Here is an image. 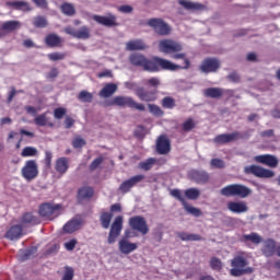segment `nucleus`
Returning a JSON list of instances; mask_svg holds the SVG:
<instances>
[{
	"mask_svg": "<svg viewBox=\"0 0 280 280\" xmlns=\"http://www.w3.org/2000/svg\"><path fill=\"white\" fill-rule=\"evenodd\" d=\"M129 62H131L133 67H142L144 71H150V73H156L161 71V69H174V66H172L167 59L161 57L148 59L145 56L137 52L130 55Z\"/></svg>",
	"mask_w": 280,
	"mask_h": 280,
	"instance_id": "f257e3e1",
	"label": "nucleus"
},
{
	"mask_svg": "<svg viewBox=\"0 0 280 280\" xmlns=\"http://www.w3.org/2000/svg\"><path fill=\"white\" fill-rule=\"evenodd\" d=\"M231 266V277H243V275H253V272H255L253 267H248V258L245 257L244 252H241L238 255L233 257Z\"/></svg>",
	"mask_w": 280,
	"mask_h": 280,
	"instance_id": "f03ea898",
	"label": "nucleus"
},
{
	"mask_svg": "<svg viewBox=\"0 0 280 280\" xmlns=\"http://www.w3.org/2000/svg\"><path fill=\"white\" fill-rule=\"evenodd\" d=\"M105 108L108 106H119L120 108H135L136 110L143 112L145 110V105L137 103L135 98L130 96H115L112 101H105L103 103Z\"/></svg>",
	"mask_w": 280,
	"mask_h": 280,
	"instance_id": "7ed1b4c3",
	"label": "nucleus"
},
{
	"mask_svg": "<svg viewBox=\"0 0 280 280\" xmlns=\"http://www.w3.org/2000/svg\"><path fill=\"white\" fill-rule=\"evenodd\" d=\"M221 196H225V198L236 197V198H248L250 194H253V189L248 188V186L243 184H231L223 187L220 190Z\"/></svg>",
	"mask_w": 280,
	"mask_h": 280,
	"instance_id": "20e7f679",
	"label": "nucleus"
},
{
	"mask_svg": "<svg viewBox=\"0 0 280 280\" xmlns=\"http://www.w3.org/2000/svg\"><path fill=\"white\" fill-rule=\"evenodd\" d=\"M62 212V203L44 202L39 206L38 213L45 220H56Z\"/></svg>",
	"mask_w": 280,
	"mask_h": 280,
	"instance_id": "39448f33",
	"label": "nucleus"
},
{
	"mask_svg": "<svg viewBox=\"0 0 280 280\" xmlns=\"http://www.w3.org/2000/svg\"><path fill=\"white\" fill-rule=\"evenodd\" d=\"M147 25L152 27L153 32H155V34L159 36H170V34H172V27H170V25L165 23L163 19H150L148 20Z\"/></svg>",
	"mask_w": 280,
	"mask_h": 280,
	"instance_id": "423d86ee",
	"label": "nucleus"
},
{
	"mask_svg": "<svg viewBox=\"0 0 280 280\" xmlns=\"http://www.w3.org/2000/svg\"><path fill=\"white\" fill-rule=\"evenodd\" d=\"M128 224L131 231H138V233H141V235H148V233H150L148 221L142 215L129 218Z\"/></svg>",
	"mask_w": 280,
	"mask_h": 280,
	"instance_id": "0eeeda50",
	"label": "nucleus"
},
{
	"mask_svg": "<svg viewBox=\"0 0 280 280\" xmlns=\"http://www.w3.org/2000/svg\"><path fill=\"white\" fill-rule=\"evenodd\" d=\"M171 196H173V198H176V200H178L183 205L187 213L195 215V218H200V215H202V210L187 203V200H185V197L183 196V192L180 191V189L171 190Z\"/></svg>",
	"mask_w": 280,
	"mask_h": 280,
	"instance_id": "6e6552de",
	"label": "nucleus"
},
{
	"mask_svg": "<svg viewBox=\"0 0 280 280\" xmlns=\"http://www.w3.org/2000/svg\"><path fill=\"white\" fill-rule=\"evenodd\" d=\"M124 230V217L118 215L115 218L114 222L112 223L107 242L108 244H115L119 235H121V231Z\"/></svg>",
	"mask_w": 280,
	"mask_h": 280,
	"instance_id": "1a4fd4ad",
	"label": "nucleus"
},
{
	"mask_svg": "<svg viewBox=\"0 0 280 280\" xmlns=\"http://www.w3.org/2000/svg\"><path fill=\"white\" fill-rule=\"evenodd\" d=\"M183 49V44L174 39H162L159 42V50L162 54H178Z\"/></svg>",
	"mask_w": 280,
	"mask_h": 280,
	"instance_id": "9d476101",
	"label": "nucleus"
},
{
	"mask_svg": "<svg viewBox=\"0 0 280 280\" xmlns=\"http://www.w3.org/2000/svg\"><path fill=\"white\" fill-rule=\"evenodd\" d=\"M244 174H253V176H256V178H273L275 171L252 164L244 167Z\"/></svg>",
	"mask_w": 280,
	"mask_h": 280,
	"instance_id": "9b49d317",
	"label": "nucleus"
},
{
	"mask_svg": "<svg viewBox=\"0 0 280 280\" xmlns=\"http://www.w3.org/2000/svg\"><path fill=\"white\" fill-rule=\"evenodd\" d=\"M21 174L25 180H34L38 177V163L36 160H27L21 170Z\"/></svg>",
	"mask_w": 280,
	"mask_h": 280,
	"instance_id": "f8f14e48",
	"label": "nucleus"
},
{
	"mask_svg": "<svg viewBox=\"0 0 280 280\" xmlns=\"http://www.w3.org/2000/svg\"><path fill=\"white\" fill-rule=\"evenodd\" d=\"M244 137L240 131H233L231 133H221L213 138V143L217 145H226V143H233V141H240Z\"/></svg>",
	"mask_w": 280,
	"mask_h": 280,
	"instance_id": "ddd939ff",
	"label": "nucleus"
},
{
	"mask_svg": "<svg viewBox=\"0 0 280 280\" xmlns=\"http://www.w3.org/2000/svg\"><path fill=\"white\" fill-rule=\"evenodd\" d=\"M219 69H220V60L211 57L203 59L199 66V71L206 74L217 73Z\"/></svg>",
	"mask_w": 280,
	"mask_h": 280,
	"instance_id": "4468645a",
	"label": "nucleus"
},
{
	"mask_svg": "<svg viewBox=\"0 0 280 280\" xmlns=\"http://www.w3.org/2000/svg\"><path fill=\"white\" fill-rule=\"evenodd\" d=\"M142 180H145V175L143 174L135 175L129 179L124 180L119 185L118 191H120V194H130V190L132 189V187H136L137 184L141 183Z\"/></svg>",
	"mask_w": 280,
	"mask_h": 280,
	"instance_id": "2eb2a0df",
	"label": "nucleus"
},
{
	"mask_svg": "<svg viewBox=\"0 0 280 280\" xmlns=\"http://www.w3.org/2000/svg\"><path fill=\"white\" fill-rule=\"evenodd\" d=\"M66 34L78 38L79 40H89L91 38V28L89 26H81L79 30L68 26L65 28Z\"/></svg>",
	"mask_w": 280,
	"mask_h": 280,
	"instance_id": "dca6fc26",
	"label": "nucleus"
},
{
	"mask_svg": "<svg viewBox=\"0 0 280 280\" xmlns=\"http://www.w3.org/2000/svg\"><path fill=\"white\" fill-rule=\"evenodd\" d=\"M93 21L98 23V25H103L104 27H117L119 23L117 22V15L113 13H107V15H93Z\"/></svg>",
	"mask_w": 280,
	"mask_h": 280,
	"instance_id": "f3484780",
	"label": "nucleus"
},
{
	"mask_svg": "<svg viewBox=\"0 0 280 280\" xmlns=\"http://www.w3.org/2000/svg\"><path fill=\"white\" fill-rule=\"evenodd\" d=\"M172 58H174V60H184V66L170 61V65L174 66L173 69H161V71H179L180 69L187 70L189 67H191V61H189L185 52H177L173 55Z\"/></svg>",
	"mask_w": 280,
	"mask_h": 280,
	"instance_id": "a211bd4d",
	"label": "nucleus"
},
{
	"mask_svg": "<svg viewBox=\"0 0 280 280\" xmlns=\"http://www.w3.org/2000/svg\"><path fill=\"white\" fill-rule=\"evenodd\" d=\"M254 161L256 163H260L261 165H266L267 167H271L272 170L279 166V159L272 154L256 155Z\"/></svg>",
	"mask_w": 280,
	"mask_h": 280,
	"instance_id": "6ab92c4d",
	"label": "nucleus"
},
{
	"mask_svg": "<svg viewBox=\"0 0 280 280\" xmlns=\"http://www.w3.org/2000/svg\"><path fill=\"white\" fill-rule=\"evenodd\" d=\"M5 7L12 8V10H16L18 12H32L34 10L30 2L23 0L7 1Z\"/></svg>",
	"mask_w": 280,
	"mask_h": 280,
	"instance_id": "aec40b11",
	"label": "nucleus"
},
{
	"mask_svg": "<svg viewBox=\"0 0 280 280\" xmlns=\"http://www.w3.org/2000/svg\"><path fill=\"white\" fill-rule=\"evenodd\" d=\"M159 91H145L143 88L136 89V95L141 102H156V95Z\"/></svg>",
	"mask_w": 280,
	"mask_h": 280,
	"instance_id": "412c9836",
	"label": "nucleus"
},
{
	"mask_svg": "<svg viewBox=\"0 0 280 280\" xmlns=\"http://www.w3.org/2000/svg\"><path fill=\"white\" fill-rule=\"evenodd\" d=\"M171 150L172 144L170 143V139L165 138V136H161L156 141L158 154H170Z\"/></svg>",
	"mask_w": 280,
	"mask_h": 280,
	"instance_id": "4be33fe9",
	"label": "nucleus"
},
{
	"mask_svg": "<svg viewBox=\"0 0 280 280\" xmlns=\"http://www.w3.org/2000/svg\"><path fill=\"white\" fill-rule=\"evenodd\" d=\"M228 210L232 213H246L248 211V205L246 201H230L228 202Z\"/></svg>",
	"mask_w": 280,
	"mask_h": 280,
	"instance_id": "5701e85b",
	"label": "nucleus"
},
{
	"mask_svg": "<svg viewBox=\"0 0 280 280\" xmlns=\"http://www.w3.org/2000/svg\"><path fill=\"white\" fill-rule=\"evenodd\" d=\"M139 246L137 243H130L128 240L122 238L118 243V248L122 255H130V253H133V250H137Z\"/></svg>",
	"mask_w": 280,
	"mask_h": 280,
	"instance_id": "b1692460",
	"label": "nucleus"
},
{
	"mask_svg": "<svg viewBox=\"0 0 280 280\" xmlns=\"http://www.w3.org/2000/svg\"><path fill=\"white\" fill-rule=\"evenodd\" d=\"M261 253L265 257H272L277 253V242L272 238L266 240Z\"/></svg>",
	"mask_w": 280,
	"mask_h": 280,
	"instance_id": "393cba45",
	"label": "nucleus"
},
{
	"mask_svg": "<svg viewBox=\"0 0 280 280\" xmlns=\"http://www.w3.org/2000/svg\"><path fill=\"white\" fill-rule=\"evenodd\" d=\"M190 178L197 183V185H206V183H209V173L205 171H192Z\"/></svg>",
	"mask_w": 280,
	"mask_h": 280,
	"instance_id": "a878e982",
	"label": "nucleus"
},
{
	"mask_svg": "<svg viewBox=\"0 0 280 280\" xmlns=\"http://www.w3.org/2000/svg\"><path fill=\"white\" fill-rule=\"evenodd\" d=\"M178 4L184 8V10H190L192 12H200L205 10V4L199 2H191L189 0H178Z\"/></svg>",
	"mask_w": 280,
	"mask_h": 280,
	"instance_id": "bb28decb",
	"label": "nucleus"
},
{
	"mask_svg": "<svg viewBox=\"0 0 280 280\" xmlns=\"http://www.w3.org/2000/svg\"><path fill=\"white\" fill-rule=\"evenodd\" d=\"M55 170L57 174H60L61 176L63 174H67V172L69 171V159L68 158L57 159L55 163Z\"/></svg>",
	"mask_w": 280,
	"mask_h": 280,
	"instance_id": "cd10ccee",
	"label": "nucleus"
},
{
	"mask_svg": "<svg viewBox=\"0 0 280 280\" xmlns=\"http://www.w3.org/2000/svg\"><path fill=\"white\" fill-rule=\"evenodd\" d=\"M126 49L127 51H143V49H148V46L141 39H133L126 44Z\"/></svg>",
	"mask_w": 280,
	"mask_h": 280,
	"instance_id": "c85d7f7f",
	"label": "nucleus"
},
{
	"mask_svg": "<svg viewBox=\"0 0 280 280\" xmlns=\"http://www.w3.org/2000/svg\"><path fill=\"white\" fill-rule=\"evenodd\" d=\"M81 226H82V220L72 219L63 225V231L65 233H75V231H80Z\"/></svg>",
	"mask_w": 280,
	"mask_h": 280,
	"instance_id": "c756f323",
	"label": "nucleus"
},
{
	"mask_svg": "<svg viewBox=\"0 0 280 280\" xmlns=\"http://www.w3.org/2000/svg\"><path fill=\"white\" fill-rule=\"evenodd\" d=\"M241 242H244V244L252 242V244L257 246L264 242V237H261V235H259L257 232H252L250 234H244L241 238Z\"/></svg>",
	"mask_w": 280,
	"mask_h": 280,
	"instance_id": "7c9ffc66",
	"label": "nucleus"
},
{
	"mask_svg": "<svg viewBox=\"0 0 280 280\" xmlns=\"http://www.w3.org/2000/svg\"><path fill=\"white\" fill-rule=\"evenodd\" d=\"M45 43L47 47H61L62 46V37L57 34L50 33L45 37Z\"/></svg>",
	"mask_w": 280,
	"mask_h": 280,
	"instance_id": "2f4dec72",
	"label": "nucleus"
},
{
	"mask_svg": "<svg viewBox=\"0 0 280 280\" xmlns=\"http://www.w3.org/2000/svg\"><path fill=\"white\" fill-rule=\"evenodd\" d=\"M117 93V84L115 83H107L105 86L100 91V97H113Z\"/></svg>",
	"mask_w": 280,
	"mask_h": 280,
	"instance_id": "473e14b6",
	"label": "nucleus"
},
{
	"mask_svg": "<svg viewBox=\"0 0 280 280\" xmlns=\"http://www.w3.org/2000/svg\"><path fill=\"white\" fill-rule=\"evenodd\" d=\"M23 235V226L21 225H13L9 229V231L5 233L7 240H19Z\"/></svg>",
	"mask_w": 280,
	"mask_h": 280,
	"instance_id": "72a5a7b5",
	"label": "nucleus"
},
{
	"mask_svg": "<svg viewBox=\"0 0 280 280\" xmlns=\"http://www.w3.org/2000/svg\"><path fill=\"white\" fill-rule=\"evenodd\" d=\"M177 237H179L182 242H202V240H205L200 234H189L186 232H178Z\"/></svg>",
	"mask_w": 280,
	"mask_h": 280,
	"instance_id": "f704fd0d",
	"label": "nucleus"
},
{
	"mask_svg": "<svg viewBox=\"0 0 280 280\" xmlns=\"http://www.w3.org/2000/svg\"><path fill=\"white\" fill-rule=\"evenodd\" d=\"M205 96L211 97L212 100H218L224 95V89L222 88H208L205 90Z\"/></svg>",
	"mask_w": 280,
	"mask_h": 280,
	"instance_id": "c9c22d12",
	"label": "nucleus"
},
{
	"mask_svg": "<svg viewBox=\"0 0 280 280\" xmlns=\"http://www.w3.org/2000/svg\"><path fill=\"white\" fill-rule=\"evenodd\" d=\"M32 24L36 30H45L49 25V22L45 15H36L33 18Z\"/></svg>",
	"mask_w": 280,
	"mask_h": 280,
	"instance_id": "e433bc0d",
	"label": "nucleus"
},
{
	"mask_svg": "<svg viewBox=\"0 0 280 280\" xmlns=\"http://www.w3.org/2000/svg\"><path fill=\"white\" fill-rule=\"evenodd\" d=\"M1 30L3 32H16V30H21V22L15 20L3 22Z\"/></svg>",
	"mask_w": 280,
	"mask_h": 280,
	"instance_id": "4c0bfd02",
	"label": "nucleus"
},
{
	"mask_svg": "<svg viewBox=\"0 0 280 280\" xmlns=\"http://www.w3.org/2000/svg\"><path fill=\"white\" fill-rule=\"evenodd\" d=\"M154 165H156V159L149 158L145 161L139 162L138 168L142 170V172H150Z\"/></svg>",
	"mask_w": 280,
	"mask_h": 280,
	"instance_id": "58836bf2",
	"label": "nucleus"
},
{
	"mask_svg": "<svg viewBox=\"0 0 280 280\" xmlns=\"http://www.w3.org/2000/svg\"><path fill=\"white\" fill-rule=\"evenodd\" d=\"M113 221V212H102L100 215L101 226L103 229H109L110 222Z\"/></svg>",
	"mask_w": 280,
	"mask_h": 280,
	"instance_id": "ea45409f",
	"label": "nucleus"
},
{
	"mask_svg": "<svg viewBox=\"0 0 280 280\" xmlns=\"http://www.w3.org/2000/svg\"><path fill=\"white\" fill-rule=\"evenodd\" d=\"M21 224H40V220L31 212H26L21 218Z\"/></svg>",
	"mask_w": 280,
	"mask_h": 280,
	"instance_id": "a19ab883",
	"label": "nucleus"
},
{
	"mask_svg": "<svg viewBox=\"0 0 280 280\" xmlns=\"http://www.w3.org/2000/svg\"><path fill=\"white\" fill-rule=\"evenodd\" d=\"M94 194H95V190L93 189V187H90V186H84L80 188L78 191L79 198H82L83 200L86 198H93Z\"/></svg>",
	"mask_w": 280,
	"mask_h": 280,
	"instance_id": "79ce46f5",
	"label": "nucleus"
},
{
	"mask_svg": "<svg viewBox=\"0 0 280 280\" xmlns=\"http://www.w3.org/2000/svg\"><path fill=\"white\" fill-rule=\"evenodd\" d=\"M162 108H166L167 110H172L176 108V100L172 96H165L161 101Z\"/></svg>",
	"mask_w": 280,
	"mask_h": 280,
	"instance_id": "37998d69",
	"label": "nucleus"
},
{
	"mask_svg": "<svg viewBox=\"0 0 280 280\" xmlns=\"http://www.w3.org/2000/svg\"><path fill=\"white\" fill-rule=\"evenodd\" d=\"M184 196L187 200H198V198H200V189L188 188L184 191Z\"/></svg>",
	"mask_w": 280,
	"mask_h": 280,
	"instance_id": "c03bdc74",
	"label": "nucleus"
},
{
	"mask_svg": "<svg viewBox=\"0 0 280 280\" xmlns=\"http://www.w3.org/2000/svg\"><path fill=\"white\" fill-rule=\"evenodd\" d=\"M36 126H48L49 128H54V122H48L47 113L40 114L35 118Z\"/></svg>",
	"mask_w": 280,
	"mask_h": 280,
	"instance_id": "a18cd8bd",
	"label": "nucleus"
},
{
	"mask_svg": "<svg viewBox=\"0 0 280 280\" xmlns=\"http://www.w3.org/2000/svg\"><path fill=\"white\" fill-rule=\"evenodd\" d=\"M61 12L66 14V16H73L75 14V7L69 2H65L61 4Z\"/></svg>",
	"mask_w": 280,
	"mask_h": 280,
	"instance_id": "49530a36",
	"label": "nucleus"
},
{
	"mask_svg": "<svg viewBox=\"0 0 280 280\" xmlns=\"http://www.w3.org/2000/svg\"><path fill=\"white\" fill-rule=\"evenodd\" d=\"M149 113L153 115L154 117H163L165 115V112L161 109V107L156 104H148Z\"/></svg>",
	"mask_w": 280,
	"mask_h": 280,
	"instance_id": "de8ad7c7",
	"label": "nucleus"
},
{
	"mask_svg": "<svg viewBox=\"0 0 280 280\" xmlns=\"http://www.w3.org/2000/svg\"><path fill=\"white\" fill-rule=\"evenodd\" d=\"M196 128V120L194 118H187L183 124H182V130L183 132H191Z\"/></svg>",
	"mask_w": 280,
	"mask_h": 280,
	"instance_id": "09e8293b",
	"label": "nucleus"
},
{
	"mask_svg": "<svg viewBox=\"0 0 280 280\" xmlns=\"http://www.w3.org/2000/svg\"><path fill=\"white\" fill-rule=\"evenodd\" d=\"M143 83L147 86H151V89H154L153 91H156L159 89V86H161V79H159L156 77H153V78H150V79H145L143 81Z\"/></svg>",
	"mask_w": 280,
	"mask_h": 280,
	"instance_id": "8fccbe9b",
	"label": "nucleus"
},
{
	"mask_svg": "<svg viewBox=\"0 0 280 280\" xmlns=\"http://www.w3.org/2000/svg\"><path fill=\"white\" fill-rule=\"evenodd\" d=\"M78 100H80V102L91 104V102H93V94L88 92L86 90H83L79 93Z\"/></svg>",
	"mask_w": 280,
	"mask_h": 280,
	"instance_id": "3c124183",
	"label": "nucleus"
},
{
	"mask_svg": "<svg viewBox=\"0 0 280 280\" xmlns=\"http://www.w3.org/2000/svg\"><path fill=\"white\" fill-rule=\"evenodd\" d=\"M48 60L56 62L58 60H65L67 58V52H50L47 55Z\"/></svg>",
	"mask_w": 280,
	"mask_h": 280,
	"instance_id": "603ef678",
	"label": "nucleus"
},
{
	"mask_svg": "<svg viewBox=\"0 0 280 280\" xmlns=\"http://www.w3.org/2000/svg\"><path fill=\"white\" fill-rule=\"evenodd\" d=\"M103 163L104 156L100 155L98 158L94 159L89 166L90 172H95V170H98V167H101Z\"/></svg>",
	"mask_w": 280,
	"mask_h": 280,
	"instance_id": "864d4df0",
	"label": "nucleus"
},
{
	"mask_svg": "<svg viewBox=\"0 0 280 280\" xmlns=\"http://www.w3.org/2000/svg\"><path fill=\"white\" fill-rule=\"evenodd\" d=\"M38 154V150L34 147H26L22 150L21 156L27 158V156H36Z\"/></svg>",
	"mask_w": 280,
	"mask_h": 280,
	"instance_id": "5fc2aeb1",
	"label": "nucleus"
},
{
	"mask_svg": "<svg viewBox=\"0 0 280 280\" xmlns=\"http://www.w3.org/2000/svg\"><path fill=\"white\" fill-rule=\"evenodd\" d=\"M210 267L212 270H222V260L218 257H212L210 259Z\"/></svg>",
	"mask_w": 280,
	"mask_h": 280,
	"instance_id": "6e6d98bb",
	"label": "nucleus"
},
{
	"mask_svg": "<svg viewBox=\"0 0 280 280\" xmlns=\"http://www.w3.org/2000/svg\"><path fill=\"white\" fill-rule=\"evenodd\" d=\"M84 145H86V140H84L83 138L75 137L72 140V148H74V150H78L80 148H84Z\"/></svg>",
	"mask_w": 280,
	"mask_h": 280,
	"instance_id": "4d7b16f0",
	"label": "nucleus"
},
{
	"mask_svg": "<svg viewBox=\"0 0 280 280\" xmlns=\"http://www.w3.org/2000/svg\"><path fill=\"white\" fill-rule=\"evenodd\" d=\"M210 165H211V167H214L215 170H224V167H225L224 161L220 160V159H212L210 161Z\"/></svg>",
	"mask_w": 280,
	"mask_h": 280,
	"instance_id": "13d9d810",
	"label": "nucleus"
},
{
	"mask_svg": "<svg viewBox=\"0 0 280 280\" xmlns=\"http://www.w3.org/2000/svg\"><path fill=\"white\" fill-rule=\"evenodd\" d=\"M52 159H54V153H51V151H45L44 163L47 170H51Z\"/></svg>",
	"mask_w": 280,
	"mask_h": 280,
	"instance_id": "bf43d9fd",
	"label": "nucleus"
},
{
	"mask_svg": "<svg viewBox=\"0 0 280 280\" xmlns=\"http://www.w3.org/2000/svg\"><path fill=\"white\" fill-rule=\"evenodd\" d=\"M65 115H67V108H65V107L55 108V110H54L55 119H62V117H65Z\"/></svg>",
	"mask_w": 280,
	"mask_h": 280,
	"instance_id": "052dcab7",
	"label": "nucleus"
},
{
	"mask_svg": "<svg viewBox=\"0 0 280 280\" xmlns=\"http://www.w3.org/2000/svg\"><path fill=\"white\" fill-rule=\"evenodd\" d=\"M63 280H73V267H66Z\"/></svg>",
	"mask_w": 280,
	"mask_h": 280,
	"instance_id": "680f3d73",
	"label": "nucleus"
},
{
	"mask_svg": "<svg viewBox=\"0 0 280 280\" xmlns=\"http://www.w3.org/2000/svg\"><path fill=\"white\" fill-rule=\"evenodd\" d=\"M78 245V240L72 238L69 242L65 243L66 250H73Z\"/></svg>",
	"mask_w": 280,
	"mask_h": 280,
	"instance_id": "e2e57ef3",
	"label": "nucleus"
},
{
	"mask_svg": "<svg viewBox=\"0 0 280 280\" xmlns=\"http://www.w3.org/2000/svg\"><path fill=\"white\" fill-rule=\"evenodd\" d=\"M33 3H35V5L37 8H42L43 10H46L48 3H47V0H32Z\"/></svg>",
	"mask_w": 280,
	"mask_h": 280,
	"instance_id": "0e129e2a",
	"label": "nucleus"
},
{
	"mask_svg": "<svg viewBox=\"0 0 280 280\" xmlns=\"http://www.w3.org/2000/svg\"><path fill=\"white\" fill-rule=\"evenodd\" d=\"M118 10L122 13V14H130L132 12V7L128 5V4H124L120 5L118 8Z\"/></svg>",
	"mask_w": 280,
	"mask_h": 280,
	"instance_id": "69168bd1",
	"label": "nucleus"
},
{
	"mask_svg": "<svg viewBox=\"0 0 280 280\" xmlns=\"http://www.w3.org/2000/svg\"><path fill=\"white\" fill-rule=\"evenodd\" d=\"M73 124H75V120L73 118H71L70 116L66 117L65 126L67 130H69L70 128H73Z\"/></svg>",
	"mask_w": 280,
	"mask_h": 280,
	"instance_id": "338daca9",
	"label": "nucleus"
},
{
	"mask_svg": "<svg viewBox=\"0 0 280 280\" xmlns=\"http://www.w3.org/2000/svg\"><path fill=\"white\" fill-rule=\"evenodd\" d=\"M97 78H113V71L112 70H104L102 72L97 73Z\"/></svg>",
	"mask_w": 280,
	"mask_h": 280,
	"instance_id": "774afa93",
	"label": "nucleus"
}]
</instances>
